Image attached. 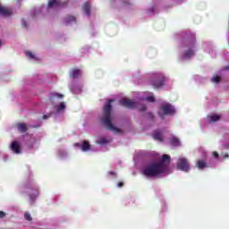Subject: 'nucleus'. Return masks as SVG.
Returning a JSON list of instances; mask_svg holds the SVG:
<instances>
[{"mask_svg":"<svg viewBox=\"0 0 229 229\" xmlns=\"http://www.w3.org/2000/svg\"><path fill=\"white\" fill-rule=\"evenodd\" d=\"M55 98H58V99H63L64 94H60V93L52 94V97L50 98V101H53V99H55Z\"/></svg>","mask_w":229,"mask_h":229,"instance_id":"20","label":"nucleus"},{"mask_svg":"<svg viewBox=\"0 0 229 229\" xmlns=\"http://www.w3.org/2000/svg\"><path fill=\"white\" fill-rule=\"evenodd\" d=\"M140 112H146V105H141L140 107Z\"/></svg>","mask_w":229,"mask_h":229,"instance_id":"29","label":"nucleus"},{"mask_svg":"<svg viewBox=\"0 0 229 229\" xmlns=\"http://www.w3.org/2000/svg\"><path fill=\"white\" fill-rule=\"evenodd\" d=\"M213 157L215 158H219V154L216 151H215V152H213Z\"/></svg>","mask_w":229,"mask_h":229,"instance_id":"31","label":"nucleus"},{"mask_svg":"<svg viewBox=\"0 0 229 229\" xmlns=\"http://www.w3.org/2000/svg\"><path fill=\"white\" fill-rule=\"evenodd\" d=\"M224 158H229L228 154H225V155H224Z\"/></svg>","mask_w":229,"mask_h":229,"instance_id":"34","label":"nucleus"},{"mask_svg":"<svg viewBox=\"0 0 229 229\" xmlns=\"http://www.w3.org/2000/svg\"><path fill=\"white\" fill-rule=\"evenodd\" d=\"M82 10L88 17H90V3L86 2L82 5Z\"/></svg>","mask_w":229,"mask_h":229,"instance_id":"14","label":"nucleus"},{"mask_svg":"<svg viewBox=\"0 0 229 229\" xmlns=\"http://www.w3.org/2000/svg\"><path fill=\"white\" fill-rule=\"evenodd\" d=\"M149 117H152V118H153V114H149Z\"/></svg>","mask_w":229,"mask_h":229,"instance_id":"40","label":"nucleus"},{"mask_svg":"<svg viewBox=\"0 0 229 229\" xmlns=\"http://www.w3.org/2000/svg\"><path fill=\"white\" fill-rule=\"evenodd\" d=\"M169 164H171V156L164 154L160 161L147 165L142 170V174L147 178H157L169 169Z\"/></svg>","mask_w":229,"mask_h":229,"instance_id":"1","label":"nucleus"},{"mask_svg":"<svg viewBox=\"0 0 229 229\" xmlns=\"http://www.w3.org/2000/svg\"><path fill=\"white\" fill-rule=\"evenodd\" d=\"M26 56H29V58H31L32 60H35V55L31 52H27Z\"/></svg>","mask_w":229,"mask_h":229,"instance_id":"26","label":"nucleus"},{"mask_svg":"<svg viewBox=\"0 0 229 229\" xmlns=\"http://www.w3.org/2000/svg\"><path fill=\"white\" fill-rule=\"evenodd\" d=\"M23 28H28V23H26V21L24 20H22V22H21Z\"/></svg>","mask_w":229,"mask_h":229,"instance_id":"33","label":"nucleus"},{"mask_svg":"<svg viewBox=\"0 0 229 229\" xmlns=\"http://www.w3.org/2000/svg\"><path fill=\"white\" fill-rule=\"evenodd\" d=\"M43 119H47V116L46 114H44Z\"/></svg>","mask_w":229,"mask_h":229,"instance_id":"35","label":"nucleus"},{"mask_svg":"<svg viewBox=\"0 0 229 229\" xmlns=\"http://www.w3.org/2000/svg\"><path fill=\"white\" fill-rule=\"evenodd\" d=\"M74 21H76V18H74V16H67L65 18V22H67V24H69V22H74Z\"/></svg>","mask_w":229,"mask_h":229,"instance_id":"23","label":"nucleus"},{"mask_svg":"<svg viewBox=\"0 0 229 229\" xmlns=\"http://www.w3.org/2000/svg\"><path fill=\"white\" fill-rule=\"evenodd\" d=\"M24 219H26V221H33V217H31V215L28 212L24 214Z\"/></svg>","mask_w":229,"mask_h":229,"instance_id":"24","label":"nucleus"},{"mask_svg":"<svg viewBox=\"0 0 229 229\" xmlns=\"http://www.w3.org/2000/svg\"><path fill=\"white\" fill-rule=\"evenodd\" d=\"M57 112H62V110H65V102H61L59 106H56Z\"/></svg>","mask_w":229,"mask_h":229,"instance_id":"22","label":"nucleus"},{"mask_svg":"<svg viewBox=\"0 0 229 229\" xmlns=\"http://www.w3.org/2000/svg\"><path fill=\"white\" fill-rule=\"evenodd\" d=\"M98 144H100L101 146H105V144L110 143V140H106L105 138H101L98 141H97Z\"/></svg>","mask_w":229,"mask_h":229,"instance_id":"19","label":"nucleus"},{"mask_svg":"<svg viewBox=\"0 0 229 229\" xmlns=\"http://www.w3.org/2000/svg\"><path fill=\"white\" fill-rule=\"evenodd\" d=\"M74 146L76 148H80L81 151H89L90 149V143L88 140H84L82 145L80 143H75Z\"/></svg>","mask_w":229,"mask_h":229,"instance_id":"10","label":"nucleus"},{"mask_svg":"<svg viewBox=\"0 0 229 229\" xmlns=\"http://www.w3.org/2000/svg\"><path fill=\"white\" fill-rule=\"evenodd\" d=\"M32 128H38V126H37V125H33V126H32Z\"/></svg>","mask_w":229,"mask_h":229,"instance_id":"37","label":"nucleus"},{"mask_svg":"<svg viewBox=\"0 0 229 229\" xmlns=\"http://www.w3.org/2000/svg\"><path fill=\"white\" fill-rule=\"evenodd\" d=\"M120 105L122 106H124L125 108H135L137 106V102L131 100V99H122L120 100Z\"/></svg>","mask_w":229,"mask_h":229,"instance_id":"8","label":"nucleus"},{"mask_svg":"<svg viewBox=\"0 0 229 229\" xmlns=\"http://www.w3.org/2000/svg\"><path fill=\"white\" fill-rule=\"evenodd\" d=\"M70 76L73 79L80 78L81 76V70L74 69L72 72H70Z\"/></svg>","mask_w":229,"mask_h":229,"instance_id":"15","label":"nucleus"},{"mask_svg":"<svg viewBox=\"0 0 229 229\" xmlns=\"http://www.w3.org/2000/svg\"><path fill=\"white\" fill-rule=\"evenodd\" d=\"M147 101H149L150 103H155V97H152V96L148 97Z\"/></svg>","mask_w":229,"mask_h":229,"instance_id":"27","label":"nucleus"},{"mask_svg":"<svg viewBox=\"0 0 229 229\" xmlns=\"http://www.w3.org/2000/svg\"><path fill=\"white\" fill-rule=\"evenodd\" d=\"M0 46H3V41H1V39H0Z\"/></svg>","mask_w":229,"mask_h":229,"instance_id":"38","label":"nucleus"},{"mask_svg":"<svg viewBox=\"0 0 229 229\" xmlns=\"http://www.w3.org/2000/svg\"><path fill=\"white\" fill-rule=\"evenodd\" d=\"M153 137L156 140H158L159 142H162V140H163L162 133L158 131H154Z\"/></svg>","mask_w":229,"mask_h":229,"instance_id":"17","label":"nucleus"},{"mask_svg":"<svg viewBox=\"0 0 229 229\" xmlns=\"http://www.w3.org/2000/svg\"><path fill=\"white\" fill-rule=\"evenodd\" d=\"M117 187H124V182H119L118 183H117Z\"/></svg>","mask_w":229,"mask_h":229,"instance_id":"32","label":"nucleus"},{"mask_svg":"<svg viewBox=\"0 0 229 229\" xmlns=\"http://www.w3.org/2000/svg\"><path fill=\"white\" fill-rule=\"evenodd\" d=\"M0 15L10 17V15H12V11L0 5Z\"/></svg>","mask_w":229,"mask_h":229,"instance_id":"12","label":"nucleus"},{"mask_svg":"<svg viewBox=\"0 0 229 229\" xmlns=\"http://www.w3.org/2000/svg\"><path fill=\"white\" fill-rule=\"evenodd\" d=\"M177 169H179V171H183L184 173H189L191 170V165H189L187 158L181 157L178 159Z\"/></svg>","mask_w":229,"mask_h":229,"instance_id":"7","label":"nucleus"},{"mask_svg":"<svg viewBox=\"0 0 229 229\" xmlns=\"http://www.w3.org/2000/svg\"><path fill=\"white\" fill-rule=\"evenodd\" d=\"M211 81H212L214 83H219V81H221V77H220V76L213 77V78L211 79Z\"/></svg>","mask_w":229,"mask_h":229,"instance_id":"25","label":"nucleus"},{"mask_svg":"<svg viewBox=\"0 0 229 229\" xmlns=\"http://www.w3.org/2000/svg\"><path fill=\"white\" fill-rule=\"evenodd\" d=\"M171 144H172V146L178 147V146H180V140L178 138H176V137H174L171 140Z\"/></svg>","mask_w":229,"mask_h":229,"instance_id":"18","label":"nucleus"},{"mask_svg":"<svg viewBox=\"0 0 229 229\" xmlns=\"http://www.w3.org/2000/svg\"><path fill=\"white\" fill-rule=\"evenodd\" d=\"M220 119H221V116H219L218 114H213L212 116H210V123H216Z\"/></svg>","mask_w":229,"mask_h":229,"instance_id":"21","label":"nucleus"},{"mask_svg":"<svg viewBox=\"0 0 229 229\" xmlns=\"http://www.w3.org/2000/svg\"><path fill=\"white\" fill-rule=\"evenodd\" d=\"M165 81V76L163 73H157L154 75L151 85L154 89H160V87H164V83Z\"/></svg>","mask_w":229,"mask_h":229,"instance_id":"3","label":"nucleus"},{"mask_svg":"<svg viewBox=\"0 0 229 229\" xmlns=\"http://www.w3.org/2000/svg\"><path fill=\"white\" fill-rule=\"evenodd\" d=\"M124 4H130V2H124Z\"/></svg>","mask_w":229,"mask_h":229,"instance_id":"36","label":"nucleus"},{"mask_svg":"<svg viewBox=\"0 0 229 229\" xmlns=\"http://www.w3.org/2000/svg\"><path fill=\"white\" fill-rule=\"evenodd\" d=\"M112 103H114V100L110 99L104 106L101 122L104 126H106V130H109L110 131H114V133H121V129L114 126V124L112 123Z\"/></svg>","mask_w":229,"mask_h":229,"instance_id":"2","label":"nucleus"},{"mask_svg":"<svg viewBox=\"0 0 229 229\" xmlns=\"http://www.w3.org/2000/svg\"><path fill=\"white\" fill-rule=\"evenodd\" d=\"M4 217H6V213L4 211H0V219H3Z\"/></svg>","mask_w":229,"mask_h":229,"instance_id":"28","label":"nucleus"},{"mask_svg":"<svg viewBox=\"0 0 229 229\" xmlns=\"http://www.w3.org/2000/svg\"><path fill=\"white\" fill-rule=\"evenodd\" d=\"M25 189H27V192L29 193L31 202L33 203V201H35L38 196V188H37L35 184L30 183L25 185Z\"/></svg>","mask_w":229,"mask_h":229,"instance_id":"5","label":"nucleus"},{"mask_svg":"<svg viewBox=\"0 0 229 229\" xmlns=\"http://www.w3.org/2000/svg\"><path fill=\"white\" fill-rule=\"evenodd\" d=\"M65 3L60 0H49L47 4V8H58L60 6H65Z\"/></svg>","mask_w":229,"mask_h":229,"instance_id":"9","label":"nucleus"},{"mask_svg":"<svg viewBox=\"0 0 229 229\" xmlns=\"http://www.w3.org/2000/svg\"><path fill=\"white\" fill-rule=\"evenodd\" d=\"M174 107L171 104H165L161 106V112H159V117L164 119L165 115H174Z\"/></svg>","mask_w":229,"mask_h":229,"instance_id":"6","label":"nucleus"},{"mask_svg":"<svg viewBox=\"0 0 229 229\" xmlns=\"http://www.w3.org/2000/svg\"><path fill=\"white\" fill-rule=\"evenodd\" d=\"M108 174H109L110 176H117V174H115V172H114V171H110V172L108 173Z\"/></svg>","mask_w":229,"mask_h":229,"instance_id":"30","label":"nucleus"},{"mask_svg":"<svg viewBox=\"0 0 229 229\" xmlns=\"http://www.w3.org/2000/svg\"><path fill=\"white\" fill-rule=\"evenodd\" d=\"M17 129L21 133H26V131H28V126H26V123H18Z\"/></svg>","mask_w":229,"mask_h":229,"instance_id":"16","label":"nucleus"},{"mask_svg":"<svg viewBox=\"0 0 229 229\" xmlns=\"http://www.w3.org/2000/svg\"><path fill=\"white\" fill-rule=\"evenodd\" d=\"M11 149L13 153L19 155L21 153V143H19V141H13L11 146Z\"/></svg>","mask_w":229,"mask_h":229,"instance_id":"11","label":"nucleus"},{"mask_svg":"<svg viewBox=\"0 0 229 229\" xmlns=\"http://www.w3.org/2000/svg\"><path fill=\"white\" fill-rule=\"evenodd\" d=\"M196 165H197V168L200 170L205 169L206 167H208V165H207V161H205V159H199L197 161Z\"/></svg>","mask_w":229,"mask_h":229,"instance_id":"13","label":"nucleus"},{"mask_svg":"<svg viewBox=\"0 0 229 229\" xmlns=\"http://www.w3.org/2000/svg\"><path fill=\"white\" fill-rule=\"evenodd\" d=\"M228 69H229V66H226V67H225V70L228 71Z\"/></svg>","mask_w":229,"mask_h":229,"instance_id":"39","label":"nucleus"},{"mask_svg":"<svg viewBox=\"0 0 229 229\" xmlns=\"http://www.w3.org/2000/svg\"><path fill=\"white\" fill-rule=\"evenodd\" d=\"M196 43V36L192 35L191 39L188 40L190 48L183 52L182 58L187 59L194 56V44Z\"/></svg>","mask_w":229,"mask_h":229,"instance_id":"4","label":"nucleus"}]
</instances>
